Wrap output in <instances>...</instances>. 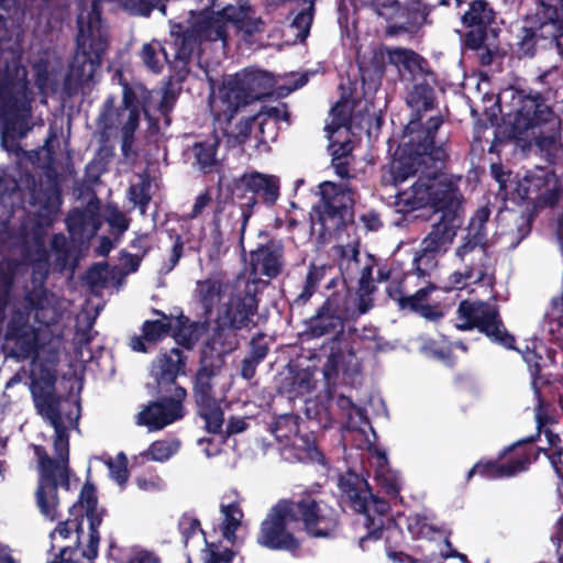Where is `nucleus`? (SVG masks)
Wrapping results in <instances>:
<instances>
[{
    "mask_svg": "<svg viewBox=\"0 0 563 563\" xmlns=\"http://www.w3.org/2000/svg\"><path fill=\"white\" fill-rule=\"evenodd\" d=\"M442 122L441 117H432L422 126L420 118L411 119L405 128L397 157L382 177L385 185L397 186L419 174L411 187L398 195V202L409 210L427 206L440 212L461 208L457 190L438 174L439 167L448 158L444 143L435 141Z\"/></svg>",
    "mask_w": 563,
    "mask_h": 563,
    "instance_id": "obj_1",
    "label": "nucleus"
},
{
    "mask_svg": "<svg viewBox=\"0 0 563 563\" xmlns=\"http://www.w3.org/2000/svg\"><path fill=\"white\" fill-rule=\"evenodd\" d=\"M31 393L37 412L45 418L55 430L54 460L48 456L43 446H33L40 472L38 487L35 493L36 505L43 517L54 521L58 517L59 508L57 486L68 488V430L76 426L78 415H76L75 418L67 417L64 419L59 413V398L53 393L51 387L45 389L38 383L33 382Z\"/></svg>",
    "mask_w": 563,
    "mask_h": 563,
    "instance_id": "obj_2",
    "label": "nucleus"
},
{
    "mask_svg": "<svg viewBox=\"0 0 563 563\" xmlns=\"http://www.w3.org/2000/svg\"><path fill=\"white\" fill-rule=\"evenodd\" d=\"M107 47V31L101 22L99 1L95 0L89 11H81L78 15L77 52L70 67L71 77L79 84L90 81Z\"/></svg>",
    "mask_w": 563,
    "mask_h": 563,
    "instance_id": "obj_3",
    "label": "nucleus"
},
{
    "mask_svg": "<svg viewBox=\"0 0 563 563\" xmlns=\"http://www.w3.org/2000/svg\"><path fill=\"white\" fill-rule=\"evenodd\" d=\"M4 62L0 60V113L9 118H24L30 112V90L26 69L21 65L20 57L13 52Z\"/></svg>",
    "mask_w": 563,
    "mask_h": 563,
    "instance_id": "obj_4",
    "label": "nucleus"
},
{
    "mask_svg": "<svg viewBox=\"0 0 563 563\" xmlns=\"http://www.w3.org/2000/svg\"><path fill=\"white\" fill-rule=\"evenodd\" d=\"M298 523L296 504L282 499L268 511L261 523L258 544L272 550H296L299 542L292 534V526Z\"/></svg>",
    "mask_w": 563,
    "mask_h": 563,
    "instance_id": "obj_5",
    "label": "nucleus"
},
{
    "mask_svg": "<svg viewBox=\"0 0 563 563\" xmlns=\"http://www.w3.org/2000/svg\"><path fill=\"white\" fill-rule=\"evenodd\" d=\"M320 201L313 208L325 231L338 230L352 219L354 191L351 187L323 181L319 185Z\"/></svg>",
    "mask_w": 563,
    "mask_h": 563,
    "instance_id": "obj_6",
    "label": "nucleus"
},
{
    "mask_svg": "<svg viewBox=\"0 0 563 563\" xmlns=\"http://www.w3.org/2000/svg\"><path fill=\"white\" fill-rule=\"evenodd\" d=\"M459 330L478 329L492 340L511 349L515 339L506 332L494 306L482 301L463 300L456 311Z\"/></svg>",
    "mask_w": 563,
    "mask_h": 563,
    "instance_id": "obj_7",
    "label": "nucleus"
},
{
    "mask_svg": "<svg viewBox=\"0 0 563 563\" xmlns=\"http://www.w3.org/2000/svg\"><path fill=\"white\" fill-rule=\"evenodd\" d=\"M461 208L448 209L441 212L431 231L421 242V253L415 257L416 271L419 276H424L422 263H431L434 256L444 254L452 245L457 229L461 227Z\"/></svg>",
    "mask_w": 563,
    "mask_h": 563,
    "instance_id": "obj_8",
    "label": "nucleus"
},
{
    "mask_svg": "<svg viewBox=\"0 0 563 563\" xmlns=\"http://www.w3.org/2000/svg\"><path fill=\"white\" fill-rule=\"evenodd\" d=\"M224 296L227 301L221 313L223 323L234 329L247 325L257 310L253 285L239 277L233 284L225 285Z\"/></svg>",
    "mask_w": 563,
    "mask_h": 563,
    "instance_id": "obj_9",
    "label": "nucleus"
},
{
    "mask_svg": "<svg viewBox=\"0 0 563 563\" xmlns=\"http://www.w3.org/2000/svg\"><path fill=\"white\" fill-rule=\"evenodd\" d=\"M463 267L453 272L450 284L453 288H463L470 284L486 283L492 285L493 278L488 272V256L484 245L463 243L455 251Z\"/></svg>",
    "mask_w": 563,
    "mask_h": 563,
    "instance_id": "obj_10",
    "label": "nucleus"
},
{
    "mask_svg": "<svg viewBox=\"0 0 563 563\" xmlns=\"http://www.w3.org/2000/svg\"><path fill=\"white\" fill-rule=\"evenodd\" d=\"M183 387H175L173 397L151 402L136 415V423L150 432L158 431L184 417L183 401L186 398Z\"/></svg>",
    "mask_w": 563,
    "mask_h": 563,
    "instance_id": "obj_11",
    "label": "nucleus"
},
{
    "mask_svg": "<svg viewBox=\"0 0 563 563\" xmlns=\"http://www.w3.org/2000/svg\"><path fill=\"white\" fill-rule=\"evenodd\" d=\"M296 511L300 512L301 521L307 533L313 538L333 537L339 526L338 511L323 501L312 499L296 504Z\"/></svg>",
    "mask_w": 563,
    "mask_h": 563,
    "instance_id": "obj_12",
    "label": "nucleus"
},
{
    "mask_svg": "<svg viewBox=\"0 0 563 563\" xmlns=\"http://www.w3.org/2000/svg\"><path fill=\"white\" fill-rule=\"evenodd\" d=\"M225 25L218 13L196 23L175 38L176 58L187 60L198 42L218 41L225 43Z\"/></svg>",
    "mask_w": 563,
    "mask_h": 563,
    "instance_id": "obj_13",
    "label": "nucleus"
},
{
    "mask_svg": "<svg viewBox=\"0 0 563 563\" xmlns=\"http://www.w3.org/2000/svg\"><path fill=\"white\" fill-rule=\"evenodd\" d=\"M361 360L354 343L346 338H335L330 342V353L323 365V375L333 379L339 374L349 375L360 372Z\"/></svg>",
    "mask_w": 563,
    "mask_h": 563,
    "instance_id": "obj_14",
    "label": "nucleus"
},
{
    "mask_svg": "<svg viewBox=\"0 0 563 563\" xmlns=\"http://www.w3.org/2000/svg\"><path fill=\"white\" fill-rule=\"evenodd\" d=\"M512 456L504 463L485 462L475 464L468 472L470 479L474 474H479L486 478L510 477L527 470L528 465L537 459V454L529 450H516L515 446L509 449Z\"/></svg>",
    "mask_w": 563,
    "mask_h": 563,
    "instance_id": "obj_15",
    "label": "nucleus"
},
{
    "mask_svg": "<svg viewBox=\"0 0 563 563\" xmlns=\"http://www.w3.org/2000/svg\"><path fill=\"white\" fill-rule=\"evenodd\" d=\"M247 104L243 92L231 78L217 89H212L209 97V107L217 121L230 122L235 113Z\"/></svg>",
    "mask_w": 563,
    "mask_h": 563,
    "instance_id": "obj_16",
    "label": "nucleus"
},
{
    "mask_svg": "<svg viewBox=\"0 0 563 563\" xmlns=\"http://www.w3.org/2000/svg\"><path fill=\"white\" fill-rule=\"evenodd\" d=\"M553 120H555V115L552 109L544 102L543 98L537 93L522 98L521 106L516 112L512 126L517 133H522L544 123L552 122Z\"/></svg>",
    "mask_w": 563,
    "mask_h": 563,
    "instance_id": "obj_17",
    "label": "nucleus"
},
{
    "mask_svg": "<svg viewBox=\"0 0 563 563\" xmlns=\"http://www.w3.org/2000/svg\"><path fill=\"white\" fill-rule=\"evenodd\" d=\"M231 80L243 92L249 104L268 95L272 87L268 73L253 68H246L235 74Z\"/></svg>",
    "mask_w": 563,
    "mask_h": 563,
    "instance_id": "obj_18",
    "label": "nucleus"
},
{
    "mask_svg": "<svg viewBox=\"0 0 563 563\" xmlns=\"http://www.w3.org/2000/svg\"><path fill=\"white\" fill-rule=\"evenodd\" d=\"M5 346L15 353L29 352L35 342L33 328L27 323L24 311H16L8 324L4 336Z\"/></svg>",
    "mask_w": 563,
    "mask_h": 563,
    "instance_id": "obj_19",
    "label": "nucleus"
},
{
    "mask_svg": "<svg viewBox=\"0 0 563 563\" xmlns=\"http://www.w3.org/2000/svg\"><path fill=\"white\" fill-rule=\"evenodd\" d=\"M140 111L133 104L131 92L128 87L124 88L123 106L119 109L115 118V124L120 128L122 135V151L125 156L130 154L133 145V136L139 126Z\"/></svg>",
    "mask_w": 563,
    "mask_h": 563,
    "instance_id": "obj_20",
    "label": "nucleus"
},
{
    "mask_svg": "<svg viewBox=\"0 0 563 563\" xmlns=\"http://www.w3.org/2000/svg\"><path fill=\"white\" fill-rule=\"evenodd\" d=\"M349 498L354 510L365 515V525L377 528L383 526L382 516L389 509L385 500L372 494H361L355 490L349 492Z\"/></svg>",
    "mask_w": 563,
    "mask_h": 563,
    "instance_id": "obj_21",
    "label": "nucleus"
},
{
    "mask_svg": "<svg viewBox=\"0 0 563 563\" xmlns=\"http://www.w3.org/2000/svg\"><path fill=\"white\" fill-rule=\"evenodd\" d=\"M282 266L279 249L267 245L251 253V273L254 277L260 275L276 277L280 273Z\"/></svg>",
    "mask_w": 563,
    "mask_h": 563,
    "instance_id": "obj_22",
    "label": "nucleus"
},
{
    "mask_svg": "<svg viewBox=\"0 0 563 563\" xmlns=\"http://www.w3.org/2000/svg\"><path fill=\"white\" fill-rule=\"evenodd\" d=\"M185 361L178 349L162 354L153 364L152 374L158 385L174 383L184 373Z\"/></svg>",
    "mask_w": 563,
    "mask_h": 563,
    "instance_id": "obj_23",
    "label": "nucleus"
},
{
    "mask_svg": "<svg viewBox=\"0 0 563 563\" xmlns=\"http://www.w3.org/2000/svg\"><path fill=\"white\" fill-rule=\"evenodd\" d=\"M161 318L157 320H148L143 323L142 336H134L130 341V346L136 352H146L144 341L155 343L165 338L170 329L173 320L170 317L155 311Z\"/></svg>",
    "mask_w": 563,
    "mask_h": 563,
    "instance_id": "obj_24",
    "label": "nucleus"
},
{
    "mask_svg": "<svg viewBox=\"0 0 563 563\" xmlns=\"http://www.w3.org/2000/svg\"><path fill=\"white\" fill-rule=\"evenodd\" d=\"M434 289V286H428L419 289L412 296L400 297L397 301L401 308H409L427 320H438L442 318L443 312L440 310L438 305H431L429 302V295Z\"/></svg>",
    "mask_w": 563,
    "mask_h": 563,
    "instance_id": "obj_25",
    "label": "nucleus"
},
{
    "mask_svg": "<svg viewBox=\"0 0 563 563\" xmlns=\"http://www.w3.org/2000/svg\"><path fill=\"white\" fill-rule=\"evenodd\" d=\"M241 181L250 191L261 194L269 203L278 198L279 180L276 176L253 172L244 174Z\"/></svg>",
    "mask_w": 563,
    "mask_h": 563,
    "instance_id": "obj_26",
    "label": "nucleus"
},
{
    "mask_svg": "<svg viewBox=\"0 0 563 563\" xmlns=\"http://www.w3.org/2000/svg\"><path fill=\"white\" fill-rule=\"evenodd\" d=\"M386 55L389 63L395 65L399 73L407 71L415 78L426 70V60L411 49L399 47L388 48Z\"/></svg>",
    "mask_w": 563,
    "mask_h": 563,
    "instance_id": "obj_27",
    "label": "nucleus"
},
{
    "mask_svg": "<svg viewBox=\"0 0 563 563\" xmlns=\"http://www.w3.org/2000/svg\"><path fill=\"white\" fill-rule=\"evenodd\" d=\"M100 225L98 217L90 211H74L67 218L68 230L74 238L89 239L97 233Z\"/></svg>",
    "mask_w": 563,
    "mask_h": 563,
    "instance_id": "obj_28",
    "label": "nucleus"
},
{
    "mask_svg": "<svg viewBox=\"0 0 563 563\" xmlns=\"http://www.w3.org/2000/svg\"><path fill=\"white\" fill-rule=\"evenodd\" d=\"M375 478L380 488L390 497H397L402 479L400 475L388 466L385 453H377V468Z\"/></svg>",
    "mask_w": 563,
    "mask_h": 563,
    "instance_id": "obj_29",
    "label": "nucleus"
},
{
    "mask_svg": "<svg viewBox=\"0 0 563 563\" xmlns=\"http://www.w3.org/2000/svg\"><path fill=\"white\" fill-rule=\"evenodd\" d=\"M225 286L218 279H205L197 283L196 295L206 312H211L218 303L221 294L224 295Z\"/></svg>",
    "mask_w": 563,
    "mask_h": 563,
    "instance_id": "obj_30",
    "label": "nucleus"
},
{
    "mask_svg": "<svg viewBox=\"0 0 563 563\" xmlns=\"http://www.w3.org/2000/svg\"><path fill=\"white\" fill-rule=\"evenodd\" d=\"M314 0H305L303 8L295 15L289 29L294 32V43L303 42L309 35L313 21Z\"/></svg>",
    "mask_w": 563,
    "mask_h": 563,
    "instance_id": "obj_31",
    "label": "nucleus"
},
{
    "mask_svg": "<svg viewBox=\"0 0 563 563\" xmlns=\"http://www.w3.org/2000/svg\"><path fill=\"white\" fill-rule=\"evenodd\" d=\"M341 327V319L331 312L330 308L324 305L318 314L311 319L309 330L312 336L319 338L334 332L338 328Z\"/></svg>",
    "mask_w": 563,
    "mask_h": 563,
    "instance_id": "obj_32",
    "label": "nucleus"
},
{
    "mask_svg": "<svg viewBox=\"0 0 563 563\" xmlns=\"http://www.w3.org/2000/svg\"><path fill=\"white\" fill-rule=\"evenodd\" d=\"M352 117V104L349 100H340L331 109L329 122L325 125V132L329 140L342 128H346Z\"/></svg>",
    "mask_w": 563,
    "mask_h": 563,
    "instance_id": "obj_33",
    "label": "nucleus"
},
{
    "mask_svg": "<svg viewBox=\"0 0 563 563\" xmlns=\"http://www.w3.org/2000/svg\"><path fill=\"white\" fill-rule=\"evenodd\" d=\"M494 19L493 10L485 0H475L463 14L462 21L467 26H484Z\"/></svg>",
    "mask_w": 563,
    "mask_h": 563,
    "instance_id": "obj_34",
    "label": "nucleus"
},
{
    "mask_svg": "<svg viewBox=\"0 0 563 563\" xmlns=\"http://www.w3.org/2000/svg\"><path fill=\"white\" fill-rule=\"evenodd\" d=\"M140 55L145 66L153 73H159L164 62H167V54L158 41L144 44Z\"/></svg>",
    "mask_w": 563,
    "mask_h": 563,
    "instance_id": "obj_35",
    "label": "nucleus"
},
{
    "mask_svg": "<svg viewBox=\"0 0 563 563\" xmlns=\"http://www.w3.org/2000/svg\"><path fill=\"white\" fill-rule=\"evenodd\" d=\"M544 185H547L545 174L527 175L518 181L516 192L522 199L537 201Z\"/></svg>",
    "mask_w": 563,
    "mask_h": 563,
    "instance_id": "obj_36",
    "label": "nucleus"
},
{
    "mask_svg": "<svg viewBox=\"0 0 563 563\" xmlns=\"http://www.w3.org/2000/svg\"><path fill=\"white\" fill-rule=\"evenodd\" d=\"M219 144L218 137H212L194 145L196 162L201 169L208 170L217 164V147Z\"/></svg>",
    "mask_w": 563,
    "mask_h": 563,
    "instance_id": "obj_37",
    "label": "nucleus"
},
{
    "mask_svg": "<svg viewBox=\"0 0 563 563\" xmlns=\"http://www.w3.org/2000/svg\"><path fill=\"white\" fill-rule=\"evenodd\" d=\"M489 210L487 208L478 209L472 217L468 228L465 243H476L483 245L486 238V223L489 219Z\"/></svg>",
    "mask_w": 563,
    "mask_h": 563,
    "instance_id": "obj_38",
    "label": "nucleus"
},
{
    "mask_svg": "<svg viewBox=\"0 0 563 563\" xmlns=\"http://www.w3.org/2000/svg\"><path fill=\"white\" fill-rule=\"evenodd\" d=\"M200 417L206 422V429L211 433L220 432L223 426V412L217 400L197 405Z\"/></svg>",
    "mask_w": 563,
    "mask_h": 563,
    "instance_id": "obj_39",
    "label": "nucleus"
},
{
    "mask_svg": "<svg viewBox=\"0 0 563 563\" xmlns=\"http://www.w3.org/2000/svg\"><path fill=\"white\" fill-rule=\"evenodd\" d=\"M179 449L177 440H159L153 442L141 455L155 462H165Z\"/></svg>",
    "mask_w": 563,
    "mask_h": 563,
    "instance_id": "obj_40",
    "label": "nucleus"
},
{
    "mask_svg": "<svg viewBox=\"0 0 563 563\" xmlns=\"http://www.w3.org/2000/svg\"><path fill=\"white\" fill-rule=\"evenodd\" d=\"M408 106L418 114L433 108V91L428 85H416L407 97Z\"/></svg>",
    "mask_w": 563,
    "mask_h": 563,
    "instance_id": "obj_41",
    "label": "nucleus"
},
{
    "mask_svg": "<svg viewBox=\"0 0 563 563\" xmlns=\"http://www.w3.org/2000/svg\"><path fill=\"white\" fill-rule=\"evenodd\" d=\"M221 512L224 516L222 526L223 536L225 539L232 541L235 538V531L241 525L243 512L238 504L222 506Z\"/></svg>",
    "mask_w": 563,
    "mask_h": 563,
    "instance_id": "obj_42",
    "label": "nucleus"
},
{
    "mask_svg": "<svg viewBox=\"0 0 563 563\" xmlns=\"http://www.w3.org/2000/svg\"><path fill=\"white\" fill-rule=\"evenodd\" d=\"M195 399L197 405L216 400L212 395V373L207 368L200 369L197 374Z\"/></svg>",
    "mask_w": 563,
    "mask_h": 563,
    "instance_id": "obj_43",
    "label": "nucleus"
},
{
    "mask_svg": "<svg viewBox=\"0 0 563 563\" xmlns=\"http://www.w3.org/2000/svg\"><path fill=\"white\" fill-rule=\"evenodd\" d=\"M217 13L221 16L224 25L231 23L238 29L247 19L249 13H252V7L247 2H242L238 5L230 4Z\"/></svg>",
    "mask_w": 563,
    "mask_h": 563,
    "instance_id": "obj_44",
    "label": "nucleus"
},
{
    "mask_svg": "<svg viewBox=\"0 0 563 563\" xmlns=\"http://www.w3.org/2000/svg\"><path fill=\"white\" fill-rule=\"evenodd\" d=\"M104 463L109 468L111 478L123 487L129 479L126 455L123 452H120L114 459H108Z\"/></svg>",
    "mask_w": 563,
    "mask_h": 563,
    "instance_id": "obj_45",
    "label": "nucleus"
},
{
    "mask_svg": "<svg viewBox=\"0 0 563 563\" xmlns=\"http://www.w3.org/2000/svg\"><path fill=\"white\" fill-rule=\"evenodd\" d=\"M73 508L84 509L89 522H91L92 517H101L97 511V496L95 488L91 485H85L82 487L78 501L73 506Z\"/></svg>",
    "mask_w": 563,
    "mask_h": 563,
    "instance_id": "obj_46",
    "label": "nucleus"
},
{
    "mask_svg": "<svg viewBox=\"0 0 563 563\" xmlns=\"http://www.w3.org/2000/svg\"><path fill=\"white\" fill-rule=\"evenodd\" d=\"M81 531V526L76 520H65L63 522H59L49 534L51 540L53 542L52 549L56 547L58 540H66L73 533L76 534V547H79V532Z\"/></svg>",
    "mask_w": 563,
    "mask_h": 563,
    "instance_id": "obj_47",
    "label": "nucleus"
},
{
    "mask_svg": "<svg viewBox=\"0 0 563 563\" xmlns=\"http://www.w3.org/2000/svg\"><path fill=\"white\" fill-rule=\"evenodd\" d=\"M545 176L547 185L540 190V197H538L536 202L543 206H554L560 199L561 187L553 175L545 174Z\"/></svg>",
    "mask_w": 563,
    "mask_h": 563,
    "instance_id": "obj_48",
    "label": "nucleus"
},
{
    "mask_svg": "<svg viewBox=\"0 0 563 563\" xmlns=\"http://www.w3.org/2000/svg\"><path fill=\"white\" fill-rule=\"evenodd\" d=\"M254 118L245 119L239 122L234 130L225 133V143L229 147L243 144L250 136Z\"/></svg>",
    "mask_w": 563,
    "mask_h": 563,
    "instance_id": "obj_49",
    "label": "nucleus"
},
{
    "mask_svg": "<svg viewBox=\"0 0 563 563\" xmlns=\"http://www.w3.org/2000/svg\"><path fill=\"white\" fill-rule=\"evenodd\" d=\"M100 523H101V517H92L91 518V522H89L90 532H89L88 544L85 549L79 548V553L92 562L98 555V547H99V541H100L98 527L100 526Z\"/></svg>",
    "mask_w": 563,
    "mask_h": 563,
    "instance_id": "obj_50",
    "label": "nucleus"
},
{
    "mask_svg": "<svg viewBox=\"0 0 563 563\" xmlns=\"http://www.w3.org/2000/svg\"><path fill=\"white\" fill-rule=\"evenodd\" d=\"M130 200L137 206L141 213H145L146 206L151 200L150 196V184L146 180H142L139 184L131 185L129 188Z\"/></svg>",
    "mask_w": 563,
    "mask_h": 563,
    "instance_id": "obj_51",
    "label": "nucleus"
},
{
    "mask_svg": "<svg viewBox=\"0 0 563 563\" xmlns=\"http://www.w3.org/2000/svg\"><path fill=\"white\" fill-rule=\"evenodd\" d=\"M205 563H231L234 553L229 549H222L221 547L210 543L203 551Z\"/></svg>",
    "mask_w": 563,
    "mask_h": 563,
    "instance_id": "obj_52",
    "label": "nucleus"
},
{
    "mask_svg": "<svg viewBox=\"0 0 563 563\" xmlns=\"http://www.w3.org/2000/svg\"><path fill=\"white\" fill-rule=\"evenodd\" d=\"M274 432L278 440H289L291 434L296 435L298 432L297 419L291 416L279 418L276 422Z\"/></svg>",
    "mask_w": 563,
    "mask_h": 563,
    "instance_id": "obj_53",
    "label": "nucleus"
},
{
    "mask_svg": "<svg viewBox=\"0 0 563 563\" xmlns=\"http://www.w3.org/2000/svg\"><path fill=\"white\" fill-rule=\"evenodd\" d=\"M58 555L47 563H93L79 553V547L70 549L66 545H58Z\"/></svg>",
    "mask_w": 563,
    "mask_h": 563,
    "instance_id": "obj_54",
    "label": "nucleus"
},
{
    "mask_svg": "<svg viewBox=\"0 0 563 563\" xmlns=\"http://www.w3.org/2000/svg\"><path fill=\"white\" fill-rule=\"evenodd\" d=\"M550 331L556 333L563 330V298H554L551 303V308L547 313Z\"/></svg>",
    "mask_w": 563,
    "mask_h": 563,
    "instance_id": "obj_55",
    "label": "nucleus"
},
{
    "mask_svg": "<svg viewBox=\"0 0 563 563\" xmlns=\"http://www.w3.org/2000/svg\"><path fill=\"white\" fill-rule=\"evenodd\" d=\"M368 5L378 16L386 20L398 11V3L395 0H371Z\"/></svg>",
    "mask_w": 563,
    "mask_h": 563,
    "instance_id": "obj_56",
    "label": "nucleus"
},
{
    "mask_svg": "<svg viewBox=\"0 0 563 563\" xmlns=\"http://www.w3.org/2000/svg\"><path fill=\"white\" fill-rule=\"evenodd\" d=\"M107 222L111 228L122 233L129 228V220L117 208H109L106 217Z\"/></svg>",
    "mask_w": 563,
    "mask_h": 563,
    "instance_id": "obj_57",
    "label": "nucleus"
},
{
    "mask_svg": "<svg viewBox=\"0 0 563 563\" xmlns=\"http://www.w3.org/2000/svg\"><path fill=\"white\" fill-rule=\"evenodd\" d=\"M179 529L187 543L188 539L201 532L200 522L191 516H183L179 520Z\"/></svg>",
    "mask_w": 563,
    "mask_h": 563,
    "instance_id": "obj_58",
    "label": "nucleus"
},
{
    "mask_svg": "<svg viewBox=\"0 0 563 563\" xmlns=\"http://www.w3.org/2000/svg\"><path fill=\"white\" fill-rule=\"evenodd\" d=\"M136 485L143 492H158L164 488V481L158 475H144L136 478Z\"/></svg>",
    "mask_w": 563,
    "mask_h": 563,
    "instance_id": "obj_59",
    "label": "nucleus"
},
{
    "mask_svg": "<svg viewBox=\"0 0 563 563\" xmlns=\"http://www.w3.org/2000/svg\"><path fill=\"white\" fill-rule=\"evenodd\" d=\"M264 22L260 19L254 16L253 12L249 13L247 19L244 20V22L241 23V25L238 27L240 32L243 33L245 37L252 36L258 32L263 31Z\"/></svg>",
    "mask_w": 563,
    "mask_h": 563,
    "instance_id": "obj_60",
    "label": "nucleus"
},
{
    "mask_svg": "<svg viewBox=\"0 0 563 563\" xmlns=\"http://www.w3.org/2000/svg\"><path fill=\"white\" fill-rule=\"evenodd\" d=\"M124 8L132 14L148 15L152 11L150 0H124Z\"/></svg>",
    "mask_w": 563,
    "mask_h": 563,
    "instance_id": "obj_61",
    "label": "nucleus"
},
{
    "mask_svg": "<svg viewBox=\"0 0 563 563\" xmlns=\"http://www.w3.org/2000/svg\"><path fill=\"white\" fill-rule=\"evenodd\" d=\"M211 199L212 198L209 190H206L202 194L198 195L197 198L195 199L192 209L189 213V218L195 219L201 216L205 209L210 205Z\"/></svg>",
    "mask_w": 563,
    "mask_h": 563,
    "instance_id": "obj_62",
    "label": "nucleus"
},
{
    "mask_svg": "<svg viewBox=\"0 0 563 563\" xmlns=\"http://www.w3.org/2000/svg\"><path fill=\"white\" fill-rule=\"evenodd\" d=\"M374 288L372 266H364L358 279V290L362 295H368L374 290Z\"/></svg>",
    "mask_w": 563,
    "mask_h": 563,
    "instance_id": "obj_63",
    "label": "nucleus"
},
{
    "mask_svg": "<svg viewBox=\"0 0 563 563\" xmlns=\"http://www.w3.org/2000/svg\"><path fill=\"white\" fill-rule=\"evenodd\" d=\"M159 558L147 550H136L126 563H159Z\"/></svg>",
    "mask_w": 563,
    "mask_h": 563,
    "instance_id": "obj_64",
    "label": "nucleus"
}]
</instances>
